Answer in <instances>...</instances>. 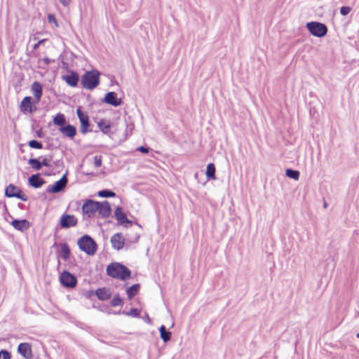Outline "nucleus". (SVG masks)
I'll return each instance as SVG.
<instances>
[{
	"instance_id": "obj_1",
	"label": "nucleus",
	"mask_w": 359,
	"mask_h": 359,
	"mask_svg": "<svg viewBox=\"0 0 359 359\" xmlns=\"http://www.w3.org/2000/svg\"><path fill=\"white\" fill-rule=\"evenodd\" d=\"M107 274L111 278L126 280L130 278L131 271L122 264L114 262L107 266Z\"/></svg>"
},
{
	"instance_id": "obj_2",
	"label": "nucleus",
	"mask_w": 359,
	"mask_h": 359,
	"mask_svg": "<svg viewBox=\"0 0 359 359\" xmlns=\"http://www.w3.org/2000/svg\"><path fill=\"white\" fill-rule=\"evenodd\" d=\"M100 75L95 69L86 72L81 77L82 86L90 90L95 89L100 83Z\"/></svg>"
},
{
	"instance_id": "obj_3",
	"label": "nucleus",
	"mask_w": 359,
	"mask_h": 359,
	"mask_svg": "<svg viewBox=\"0 0 359 359\" xmlns=\"http://www.w3.org/2000/svg\"><path fill=\"white\" fill-rule=\"evenodd\" d=\"M77 244L79 249L88 255H94L97 249L95 241L88 235H85L80 238L78 240Z\"/></svg>"
},
{
	"instance_id": "obj_4",
	"label": "nucleus",
	"mask_w": 359,
	"mask_h": 359,
	"mask_svg": "<svg viewBox=\"0 0 359 359\" xmlns=\"http://www.w3.org/2000/svg\"><path fill=\"white\" fill-rule=\"evenodd\" d=\"M306 28L309 29L311 34L317 37H323L326 35L327 32V27L321 22H308L306 24Z\"/></svg>"
},
{
	"instance_id": "obj_5",
	"label": "nucleus",
	"mask_w": 359,
	"mask_h": 359,
	"mask_svg": "<svg viewBox=\"0 0 359 359\" xmlns=\"http://www.w3.org/2000/svg\"><path fill=\"white\" fill-rule=\"evenodd\" d=\"M5 194L7 197H15L25 201L27 200V196L20 189L13 184H10L6 187Z\"/></svg>"
},
{
	"instance_id": "obj_6",
	"label": "nucleus",
	"mask_w": 359,
	"mask_h": 359,
	"mask_svg": "<svg viewBox=\"0 0 359 359\" xmlns=\"http://www.w3.org/2000/svg\"><path fill=\"white\" fill-rule=\"evenodd\" d=\"M114 215L118 224L123 226L125 228H128L132 225V221L127 218L126 214L122 211V209L120 207H117L116 208Z\"/></svg>"
},
{
	"instance_id": "obj_7",
	"label": "nucleus",
	"mask_w": 359,
	"mask_h": 359,
	"mask_svg": "<svg viewBox=\"0 0 359 359\" xmlns=\"http://www.w3.org/2000/svg\"><path fill=\"white\" fill-rule=\"evenodd\" d=\"M60 282L62 285L67 287L76 286L77 280L74 276L67 271H64L60 276Z\"/></svg>"
},
{
	"instance_id": "obj_8",
	"label": "nucleus",
	"mask_w": 359,
	"mask_h": 359,
	"mask_svg": "<svg viewBox=\"0 0 359 359\" xmlns=\"http://www.w3.org/2000/svg\"><path fill=\"white\" fill-rule=\"evenodd\" d=\"M67 184V178L65 175L53 184L49 185L47 188V191L50 193H58L65 189Z\"/></svg>"
},
{
	"instance_id": "obj_9",
	"label": "nucleus",
	"mask_w": 359,
	"mask_h": 359,
	"mask_svg": "<svg viewBox=\"0 0 359 359\" xmlns=\"http://www.w3.org/2000/svg\"><path fill=\"white\" fill-rule=\"evenodd\" d=\"M77 219L72 215L64 214L60 217V225L62 228H69L76 226Z\"/></svg>"
},
{
	"instance_id": "obj_10",
	"label": "nucleus",
	"mask_w": 359,
	"mask_h": 359,
	"mask_svg": "<svg viewBox=\"0 0 359 359\" xmlns=\"http://www.w3.org/2000/svg\"><path fill=\"white\" fill-rule=\"evenodd\" d=\"M111 243L113 248L120 250H121L125 244V238H123L122 233H116L113 235L111 238Z\"/></svg>"
},
{
	"instance_id": "obj_11",
	"label": "nucleus",
	"mask_w": 359,
	"mask_h": 359,
	"mask_svg": "<svg viewBox=\"0 0 359 359\" xmlns=\"http://www.w3.org/2000/svg\"><path fill=\"white\" fill-rule=\"evenodd\" d=\"M18 352L25 359H31L32 357V346L29 343H20Z\"/></svg>"
},
{
	"instance_id": "obj_12",
	"label": "nucleus",
	"mask_w": 359,
	"mask_h": 359,
	"mask_svg": "<svg viewBox=\"0 0 359 359\" xmlns=\"http://www.w3.org/2000/svg\"><path fill=\"white\" fill-rule=\"evenodd\" d=\"M59 130L65 137L69 139H73L76 135V128L70 124L66 125L64 127H60Z\"/></svg>"
},
{
	"instance_id": "obj_13",
	"label": "nucleus",
	"mask_w": 359,
	"mask_h": 359,
	"mask_svg": "<svg viewBox=\"0 0 359 359\" xmlns=\"http://www.w3.org/2000/svg\"><path fill=\"white\" fill-rule=\"evenodd\" d=\"M100 203H83L82 210L88 217H91L97 210V205Z\"/></svg>"
},
{
	"instance_id": "obj_14",
	"label": "nucleus",
	"mask_w": 359,
	"mask_h": 359,
	"mask_svg": "<svg viewBox=\"0 0 359 359\" xmlns=\"http://www.w3.org/2000/svg\"><path fill=\"white\" fill-rule=\"evenodd\" d=\"M11 224L16 230L22 232L27 230L30 226V224L27 219H14L11 222Z\"/></svg>"
},
{
	"instance_id": "obj_15",
	"label": "nucleus",
	"mask_w": 359,
	"mask_h": 359,
	"mask_svg": "<svg viewBox=\"0 0 359 359\" xmlns=\"http://www.w3.org/2000/svg\"><path fill=\"white\" fill-rule=\"evenodd\" d=\"M104 101L114 107H118L121 103V100L117 98L116 94L114 92H109L107 93Z\"/></svg>"
},
{
	"instance_id": "obj_16",
	"label": "nucleus",
	"mask_w": 359,
	"mask_h": 359,
	"mask_svg": "<svg viewBox=\"0 0 359 359\" xmlns=\"http://www.w3.org/2000/svg\"><path fill=\"white\" fill-rule=\"evenodd\" d=\"M32 92L34 96L35 102L38 103L42 95V86L39 82H34L32 85Z\"/></svg>"
},
{
	"instance_id": "obj_17",
	"label": "nucleus",
	"mask_w": 359,
	"mask_h": 359,
	"mask_svg": "<svg viewBox=\"0 0 359 359\" xmlns=\"http://www.w3.org/2000/svg\"><path fill=\"white\" fill-rule=\"evenodd\" d=\"M31 97H25L23 98V100L21 101L20 103V111L23 113L26 112H32V107L31 103Z\"/></svg>"
},
{
	"instance_id": "obj_18",
	"label": "nucleus",
	"mask_w": 359,
	"mask_h": 359,
	"mask_svg": "<svg viewBox=\"0 0 359 359\" xmlns=\"http://www.w3.org/2000/svg\"><path fill=\"white\" fill-rule=\"evenodd\" d=\"M102 205H97V212L103 218L108 217L111 214V208L109 203H102Z\"/></svg>"
},
{
	"instance_id": "obj_19",
	"label": "nucleus",
	"mask_w": 359,
	"mask_h": 359,
	"mask_svg": "<svg viewBox=\"0 0 359 359\" xmlns=\"http://www.w3.org/2000/svg\"><path fill=\"white\" fill-rule=\"evenodd\" d=\"M66 83L72 87H76L79 79V75L76 72H72L69 75L64 77Z\"/></svg>"
},
{
	"instance_id": "obj_20",
	"label": "nucleus",
	"mask_w": 359,
	"mask_h": 359,
	"mask_svg": "<svg viewBox=\"0 0 359 359\" xmlns=\"http://www.w3.org/2000/svg\"><path fill=\"white\" fill-rule=\"evenodd\" d=\"M95 294L98 299L102 301L107 300L111 297L109 290L105 287L97 289L95 292Z\"/></svg>"
},
{
	"instance_id": "obj_21",
	"label": "nucleus",
	"mask_w": 359,
	"mask_h": 359,
	"mask_svg": "<svg viewBox=\"0 0 359 359\" xmlns=\"http://www.w3.org/2000/svg\"><path fill=\"white\" fill-rule=\"evenodd\" d=\"M29 184L34 188L41 187L44 183L43 180L40 177L39 174L32 175L29 179Z\"/></svg>"
},
{
	"instance_id": "obj_22",
	"label": "nucleus",
	"mask_w": 359,
	"mask_h": 359,
	"mask_svg": "<svg viewBox=\"0 0 359 359\" xmlns=\"http://www.w3.org/2000/svg\"><path fill=\"white\" fill-rule=\"evenodd\" d=\"M70 256V250L67 243H62L60 245V257L64 260H67Z\"/></svg>"
},
{
	"instance_id": "obj_23",
	"label": "nucleus",
	"mask_w": 359,
	"mask_h": 359,
	"mask_svg": "<svg viewBox=\"0 0 359 359\" xmlns=\"http://www.w3.org/2000/svg\"><path fill=\"white\" fill-rule=\"evenodd\" d=\"M140 284H134L127 289L126 293L129 299H131L140 290Z\"/></svg>"
},
{
	"instance_id": "obj_24",
	"label": "nucleus",
	"mask_w": 359,
	"mask_h": 359,
	"mask_svg": "<svg viewBox=\"0 0 359 359\" xmlns=\"http://www.w3.org/2000/svg\"><path fill=\"white\" fill-rule=\"evenodd\" d=\"M80 123H81V132L83 134H86L87 132H88V127L90 126L89 121H88V116H86L83 118L80 117Z\"/></svg>"
},
{
	"instance_id": "obj_25",
	"label": "nucleus",
	"mask_w": 359,
	"mask_h": 359,
	"mask_svg": "<svg viewBox=\"0 0 359 359\" xmlns=\"http://www.w3.org/2000/svg\"><path fill=\"white\" fill-rule=\"evenodd\" d=\"M53 121L55 126L64 127V125L66 123V119L64 114L59 113L54 117Z\"/></svg>"
},
{
	"instance_id": "obj_26",
	"label": "nucleus",
	"mask_w": 359,
	"mask_h": 359,
	"mask_svg": "<svg viewBox=\"0 0 359 359\" xmlns=\"http://www.w3.org/2000/svg\"><path fill=\"white\" fill-rule=\"evenodd\" d=\"M160 334L161 338L164 342H167L170 339L171 337V332L169 331H167L165 329V327L164 325H161L160 329Z\"/></svg>"
},
{
	"instance_id": "obj_27",
	"label": "nucleus",
	"mask_w": 359,
	"mask_h": 359,
	"mask_svg": "<svg viewBox=\"0 0 359 359\" xmlns=\"http://www.w3.org/2000/svg\"><path fill=\"white\" fill-rule=\"evenodd\" d=\"M99 128L104 133H107L109 131L111 126L109 123L104 120H101L97 123Z\"/></svg>"
},
{
	"instance_id": "obj_28",
	"label": "nucleus",
	"mask_w": 359,
	"mask_h": 359,
	"mask_svg": "<svg viewBox=\"0 0 359 359\" xmlns=\"http://www.w3.org/2000/svg\"><path fill=\"white\" fill-rule=\"evenodd\" d=\"M206 175L208 178L215 179V167L213 163H209L206 168Z\"/></svg>"
},
{
	"instance_id": "obj_29",
	"label": "nucleus",
	"mask_w": 359,
	"mask_h": 359,
	"mask_svg": "<svg viewBox=\"0 0 359 359\" xmlns=\"http://www.w3.org/2000/svg\"><path fill=\"white\" fill-rule=\"evenodd\" d=\"M97 195L100 197H102V198H111V197H115L116 193L111 190H109V189H104V190L98 191Z\"/></svg>"
},
{
	"instance_id": "obj_30",
	"label": "nucleus",
	"mask_w": 359,
	"mask_h": 359,
	"mask_svg": "<svg viewBox=\"0 0 359 359\" xmlns=\"http://www.w3.org/2000/svg\"><path fill=\"white\" fill-rule=\"evenodd\" d=\"M28 163L35 170H39L42 168L40 161L37 158H30Z\"/></svg>"
},
{
	"instance_id": "obj_31",
	"label": "nucleus",
	"mask_w": 359,
	"mask_h": 359,
	"mask_svg": "<svg viewBox=\"0 0 359 359\" xmlns=\"http://www.w3.org/2000/svg\"><path fill=\"white\" fill-rule=\"evenodd\" d=\"M122 304H123V300L120 297V295L118 294H116V295H114L110 302L111 306H114V307L121 305Z\"/></svg>"
},
{
	"instance_id": "obj_32",
	"label": "nucleus",
	"mask_w": 359,
	"mask_h": 359,
	"mask_svg": "<svg viewBox=\"0 0 359 359\" xmlns=\"http://www.w3.org/2000/svg\"><path fill=\"white\" fill-rule=\"evenodd\" d=\"M286 175L290 178L297 180L299 177V172L297 170H294L292 169H287L286 170Z\"/></svg>"
},
{
	"instance_id": "obj_33",
	"label": "nucleus",
	"mask_w": 359,
	"mask_h": 359,
	"mask_svg": "<svg viewBox=\"0 0 359 359\" xmlns=\"http://www.w3.org/2000/svg\"><path fill=\"white\" fill-rule=\"evenodd\" d=\"M53 160L52 156H48L42 158V161H40L41 166L50 167V162Z\"/></svg>"
},
{
	"instance_id": "obj_34",
	"label": "nucleus",
	"mask_w": 359,
	"mask_h": 359,
	"mask_svg": "<svg viewBox=\"0 0 359 359\" xmlns=\"http://www.w3.org/2000/svg\"><path fill=\"white\" fill-rule=\"evenodd\" d=\"M123 313L126 316H133V317H136V318L140 316V313H139L138 310L135 308H132L130 310V311H128V312L123 311Z\"/></svg>"
},
{
	"instance_id": "obj_35",
	"label": "nucleus",
	"mask_w": 359,
	"mask_h": 359,
	"mask_svg": "<svg viewBox=\"0 0 359 359\" xmlns=\"http://www.w3.org/2000/svg\"><path fill=\"white\" fill-rule=\"evenodd\" d=\"M28 145L34 149H42L43 147V144L40 142L34 140L29 141Z\"/></svg>"
},
{
	"instance_id": "obj_36",
	"label": "nucleus",
	"mask_w": 359,
	"mask_h": 359,
	"mask_svg": "<svg viewBox=\"0 0 359 359\" xmlns=\"http://www.w3.org/2000/svg\"><path fill=\"white\" fill-rule=\"evenodd\" d=\"M10 353L6 350L0 351V359H11Z\"/></svg>"
},
{
	"instance_id": "obj_37",
	"label": "nucleus",
	"mask_w": 359,
	"mask_h": 359,
	"mask_svg": "<svg viewBox=\"0 0 359 359\" xmlns=\"http://www.w3.org/2000/svg\"><path fill=\"white\" fill-rule=\"evenodd\" d=\"M47 18H48V22L53 23L55 27H58L57 21L54 15L48 14Z\"/></svg>"
},
{
	"instance_id": "obj_38",
	"label": "nucleus",
	"mask_w": 359,
	"mask_h": 359,
	"mask_svg": "<svg viewBox=\"0 0 359 359\" xmlns=\"http://www.w3.org/2000/svg\"><path fill=\"white\" fill-rule=\"evenodd\" d=\"M94 165L96 168H100L102 165V157L100 156L94 157Z\"/></svg>"
},
{
	"instance_id": "obj_39",
	"label": "nucleus",
	"mask_w": 359,
	"mask_h": 359,
	"mask_svg": "<svg viewBox=\"0 0 359 359\" xmlns=\"http://www.w3.org/2000/svg\"><path fill=\"white\" fill-rule=\"evenodd\" d=\"M351 10V8L349 6H342L340 8V13L342 15H346L350 13Z\"/></svg>"
},
{
	"instance_id": "obj_40",
	"label": "nucleus",
	"mask_w": 359,
	"mask_h": 359,
	"mask_svg": "<svg viewBox=\"0 0 359 359\" xmlns=\"http://www.w3.org/2000/svg\"><path fill=\"white\" fill-rule=\"evenodd\" d=\"M76 113H77V115H78V117L80 119V117L81 118H83L85 116H86L87 115H85L81 110L80 108H78L77 110H76Z\"/></svg>"
},
{
	"instance_id": "obj_41",
	"label": "nucleus",
	"mask_w": 359,
	"mask_h": 359,
	"mask_svg": "<svg viewBox=\"0 0 359 359\" xmlns=\"http://www.w3.org/2000/svg\"><path fill=\"white\" fill-rule=\"evenodd\" d=\"M137 151L142 152V153H148L149 149L144 147H139L137 148Z\"/></svg>"
},
{
	"instance_id": "obj_42",
	"label": "nucleus",
	"mask_w": 359,
	"mask_h": 359,
	"mask_svg": "<svg viewBox=\"0 0 359 359\" xmlns=\"http://www.w3.org/2000/svg\"><path fill=\"white\" fill-rule=\"evenodd\" d=\"M44 41H45V39H42V40H41V41H38L36 44H34V47H33V48H34V50H36V49L39 47V46H40L41 43H43Z\"/></svg>"
},
{
	"instance_id": "obj_43",
	"label": "nucleus",
	"mask_w": 359,
	"mask_h": 359,
	"mask_svg": "<svg viewBox=\"0 0 359 359\" xmlns=\"http://www.w3.org/2000/svg\"><path fill=\"white\" fill-rule=\"evenodd\" d=\"M60 2L65 6H68L70 2H71V0H60Z\"/></svg>"
},
{
	"instance_id": "obj_44",
	"label": "nucleus",
	"mask_w": 359,
	"mask_h": 359,
	"mask_svg": "<svg viewBox=\"0 0 359 359\" xmlns=\"http://www.w3.org/2000/svg\"><path fill=\"white\" fill-rule=\"evenodd\" d=\"M18 207L21 209H23L24 208V204L23 203H18Z\"/></svg>"
},
{
	"instance_id": "obj_45",
	"label": "nucleus",
	"mask_w": 359,
	"mask_h": 359,
	"mask_svg": "<svg viewBox=\"0 0 359 359\" xmlns=\"http://www.w3.org/2000/svg\"><path fill=\"white\" fill-rule=\"evenodd\" d=\"M85 202L90 203V202H95V201L92 199H87Z\"/></svg>"
},
{
	"instance_id": "obj_46",
	"label": "nucleus",
	"mask_w": 359,
	"mask_h": 359,
	"mask_svg": "<svg viewBox=\"0 0 359 359\" xmlns=\"http://www.w3.org/2000/svg\"><path fill=\"white\" fill-rule=\"evenodd\" d=\"M327 204L328 203H323V208L324 209H326L327 208Z\"/></svg>"
},
{
	"instance_id": "obj_47",
	"label": "nucleus",
	"mask_w": 359,
	"mask_h": 359,
	"mask_svg": "<svg viewBox=\"0 0 359 359\" xmlns=\"http://www.w3.org/2000/svg\"><path fill=\"white\" fill-rule=\"evenodd\" d=\"M41 134H42V133H41V132H40V131H39V132L37 133L38 136H39V137H41Z\"/></svg>"
},
{
	"instance_id": "obj_48",
	"label": "nucleus",
	"mask_w": 359,
	"mask_h": 359,
	"mask_svg": "<svg viewBox=\"0 0 359 359\" xmlns=\"http://www.w3.org/2000/svg\"><path fill=\"white\" fill-rule=\"evenodd\" d=\"M357 337L359 338V332L357 334Z\"/></svg>"
}]
</instances>
